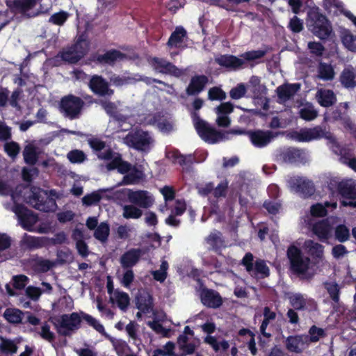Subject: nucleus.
Returning <instances> with one entry per match:
<instances>
[{
  "label": "nucleus",
  "instance_id": "nucleus-63",
  "mask_svg": "<svg viewBox=\"0 0 356 356\" xmlns=\"http://www.w3.org/2000/svg\"><path fill=\"white\" fill-rule=\"evenodd\" d=\"M247 92L244 83H238L236 87L232 88L229 91V96L232 99H239L243 97Z\"/></svg>",
  "mask_w": 356,
  "mask_h": 356
},
{
  "label": "nucleus",
  "instance_id": "nucleus-38",
  "mask_svg": "<svg viewBox=\"0 0 356 356\" xmlns=\"http://www.w3.org/2000/svg\"><path fill=\"white\" fill-rule=\"evenodd\" d=\"M30 189L31 187H29V185L20 184L17 185L14 189L11 188V191L8 195L11 196L15 204L17 203L16 202L19 200L20 198H23L27 202L29 200L28 197L30 195Z\"/></svg>",
  "mask_w": 356,
  "mask_h": 356
},
{
  "label": "nucleus",
  "instance_id": "nucleus-7",
  "mask_svg": "<svg viewBox=\"0 0 356 356\" xmlns=\"http://www.w3.org/2000/svg\"><path fill=\"white\" fill-rule=\"evenodd\" d=\"M84 104L81 97L70 94L61 98L59 110L65 117L74 120L79 117Z\"/></svg>",
  "mask_w": 356,
  "mask_h": 356
},
{
  "label": "nucleus",
  "instance_id": "nucleus-27",
  "mask_svg": "<svg viewBox=\"0 0 356 356\" xmlns=\"http://www.w3.org/2000/svg\"><path fill=\"white\" fill-rule=\"evenodd\" d=\"M304 154V152L302 149L289 147L282 152L280 157L284 163L292 164L302 162L305 159Z\"/></svg>",
  "mask_w": 356,
  "mask_h": 356
},
{
  "label": "nucleus",
  "instance_id": "nucleus-3",
  "mask_svg": "<svg viewBox=\"0 0 356 356\" xmlns=\"http://www.w3.org/2000/svg\"><path fill=\"white\" fill-rule=\"evenodd\" d=\"M307 22L309 29L321 40H327L333 32L330 20L321 13L318 7L308 10Z\"/></svg>",
  "mask_w": 356,
  "mask_h": 356
},
{
  "label": "nucleus",
  "instance_id": "nucleus-2",
  "mask_svg": "<svg viewBox=\"0 0 356 356\" xmlns=\"http://www.w3.org/2000/svg\"><path fill=\"white\" fill-rule=\"evenodd\" d=\"M286 257L292 274L300 280H310L313 278L314 273L309 271L311 259L304 256L300 248L293 244L290 245L286 250Z\"/></svg>",
  "mask_w": 356,
  "mask_h": 356
},
{
  "label": "nucleus",
  "instance_id": "nucleus-31",
  "mask_svg": "<svg viewBox=\"0 0 356 356\" xmlns=\"http://www.w3.org/2000/svg\"><path fill=\"white\" fill-rule=\"evenodd\" d=\"M308 253L313 260V264L317 265L323 258L324 246L317 242L309 240L305 242Z\"/></svg>",
  "mask_w": 356,
  "mask_h": 356
},
{
  "label": "nucleus",
  "instance_id": "nucleus-62",
  "mask_svg": "<svg viewBox=\"0 0 356 356\" xmlns=\"http://www.w3.org/2000/svg\"><path fill=\"white\" fill-rule=\"evenodd\" d=\"M0 350L5 354H14L17 350V346L13 341L3 339L0 345Z\"/></svg>",
  "mask_w": 356,
  "mask_h": 356
},
{
  "label": "nucleus",
  "instance_id": "nucleus-8",
  "mask_svg": "<svg viewBox=\"0 0 356 356\" xmlns=\"http://www.w3.org/2000/svg\"><path fill=\"white\" fill-rule=\"evenodd\" d=\"M253 261V254L251 252H247L242 259L241 264L250 274L260 275L262 278L269 276L270 270L264 260L257 259L254 263Z\"/></svg>",
  "mask_w": 356,
  "mask_h": 356
},
{
  "label": "nucleus",
  "instance_id": "nucleus-19",
  "mask_svg": "<svg viewBox=\"0 0 356 356\" xmlns=\"http://www.w3.org/2000/svg\"><path fill=\"white\" fill-rule=\"evenodd\" d=\"M136 305L140 312L147 314L154 311V298L152 294L146 290H139L135 298Z\"/></svg>",
  "mask_w": 356,
  "mask_h": 356
},
{
  "label": "nucleus",
  "instance_id": "nucleus-15",
  "mask_svg": "<svg viewBox=\"0 0 356 356\" xmlns=\"http://www.w3.org/2000/svg\"><path fill=\"white\" fill-rule=\"evenodd\" d=\"M247 135L252 144L257 148L266 147L277 136V134L273 133L272 131L261 129L247 131Z\"/></svg>",
  "mask_w": 356,
  "mask_h": 356
},
{
  "label": "nucleus",
  "instance_id": "nucleus-42",
  "mask_svg": "<svg viewBox=\"0 0 356 356\" xmlns=\"http://www.w3.org/2000/svg\"><path fill=\"white\" fill-rule=\"evenodd\" d=\"M23 316V312L17 308H7L3 313L5 319L12 324L21 323Z\"/></svg>",
  "mask_w": 356,
  "mask_h": 356
},
{
  "label": "nucleus",
  "instance_id": "nucleus-6",
  "mask_svg": "<svg viewBox=\"0 0 356 356\" xmlns=\"http://www.w3.org/2000/svg\"><path fill=\"white\" fill-rule=\"evenodd\" d=\"M27 203L42 212H53L57 208L56 200L49 196L47 191L39 187L31 186Z\"/></svg>",
  "mask_w": 356,
  "mask_h": 356
},
{
  "label": "nucleus",
  "instance_id": "nucleus-9",
  "mask_svg": "<svg viewBox=\"0 0 356 356\" xmlns=\"http://www.w3.org/2000/svg\"><path fill=\"white\" fill-rule=\"evenodd\" d=\"M330 134L325 126L317 125L312 128H303L293 133V138L298 142H310L323 138H328Z\"/></svg>",
  "mask_w": 356,
  "mask_h": 356
},
{
  "label": "nucleus",
  "instance_id": "nucleus-25",
  "mask_svg": "<svg viewBox=\"0 0 356 356\" xmlns=\"http://www.w3.org/2000/svg\"><path fill=\"white\" fill-rule=\"evenodd\" d=\"M143 254L140 248H131L125 252L120 257V263L124 268H131L140 260Z\"/></svg>",
  "mask_w": 356,
  "mask_h": 356
},
{
  "label": "nucleus",
  "instance_id": "nucleus-37",
  "mask_svg": "<svg viewBox=\"0 0 356 356\" xmlns=\"http://www.w3.org/2000/svg\"><path fill=\"white\" fill-rule=\"evenodd\" d=\"M263 316L264 319L260 325V332L261 334L266 337L270 338L271 337V334L266 332V329L270 321H274L276 318V313L270 309V308L268 306L264 307L263 309Z\"/></svg>",
  "mask_w": 356,
  "mask_h": 356
},
{
  "label": "nucleus",
  "instance_id": "nucleus-16",
  "mask_svg": "<svg viewBox=\"0 0 356 356\" xmlns=\"http://www.w3.org/2000/svg\"><path fill=\"white\" fill-rule=\"evenodd\" d=\"M307 334L289 335L283 341L286 350L289 353L300 354L303 352L307 346Z\"/></svg>",
  "mask_w": 356,
  "mask_h": 356
},
{
  "label": "nucleus",
  "instance_id": "nucleus-32",
  "mask_svg": "<svg viewBox=\"0 0 356 356\" xmlns=\"http://www.w3.org/2000/svg\"><path fill=\"white\" fill-rule=\"evenodd\" d=\"M166 157L171 160L173 163H178L181 166L192 164L194 159L193 155H184L177 149L167 152Z\"/></svg>",
  "mask_w": 356,
  "mask_h": 356
},
{
  "label": "nucleus",
  "instance_id": "nucleus-13",
  "mask_svg": "<svg viewBox=\"0 0 356 356\" xmlns=\"http://www.w3.org/2000/svg\"><path fill=\"white\" fill-rule=\"evenodd\" d=\"M125 57V54L118 49H112L106 51L104 54H92L90 56V60L96 64L113 66L118 60H122Z\"/></svg>",
  "mask_w": 356,
  "mask_h": 356
},
{
  "label": "nucleus",
  "instance_id": "nucleus-4",
  "mask_svg": "<svg viewBox=\"0 0 356 356\" xmlns=\"http://www.w3.org/2000/svg\"><path fill=\"white\" fill-rule=\"evenodd\" d=\"M90 47L88 33L83 31L76 36L73 44L60 53V58L70 64H76L87 54Z\"/></svg>",
  "mask_w": 356,
  "mask_h": 356
},
{
  "label": "nucleus",
  "instance_id": "nucleus-12",
  "mask_svg": "<svg viewBox=\"0 0 356 356\" xmlns=\"http://www.w3.org/2000/svg\"><path fill=\"white\" fill-rule=\"evenodd\" d=\"M201 327L204 332L208 334V335L204 337V342L209 345L214 352L218 353L220 349L223 352H226L229 349V343L227 341L223 339L218 342L215 337L210 335L216 330V325L214 323L207 322L204 323Z\"/></svg>",
  "mask_w": 356,
  "mask_h": 356
},
{
  "label": "nucleus",
  "instance_id": "nucleus-18",
  "mask_svg": "<svg viewBox=\"0 0 356 356\" xmlns=\"http://www.w3.org/2000/svg\"><path fill=\"white\" fill-rule=\"evenodd\" d=\"M127 197L129 202L141 208L147 209L154 203V199L147 191L138 190L133 191L129 190Z\"/></svg>",
  "mask_w": 356,
  "mask_h": 356
},
{
  "label": "nucleus",
  "instance_id": "nucleus-47",
  "mask_svg": "<svg viewBox=\"0 0 356 356\" xmlns=\"http://www.w3.org/2000/svg\"><path fill=\"white\" fill-rule=\"evenodd\" d=\"M350 236V229L346 225L340 224L336 226L334 229V238L337 241L344 243L349 240Z\"/></svg>",
  "mask_w": 356,
  "mask_h": 356
},
{
  "label": "nucleus",
  "instance_id": "nucleus-1",
  "mask_svg": "<svg viewBox=\"0 0 356 356\" xmlns=\"http://www.w3.org/2000/svg\"><path fill=\"white\" fill-rule=\"evenodd\" d=\"M49 321L53 323L57 333L60 336H71L72 332L81 327V321H84L101 334L108 337L104 325L91 315L83 312H72L70 314H65L51 317Z\"/></svg>",
  "mask_w": 356,
  "mask_h": 356
},
{
  "label": "nucleus",
  "instance_id": "nucleus-34",
  "mask_svg": "<svg viewBox=\"0 0 356 356\" xmlns=\"http://www.w3.org/2000/svg\"><path fill=\"white\" fill-rule=\"evenodd\" d=\"M187 37V32L183 26H177L175 31L171 33L168 42V47H179L184 42V39Z\"/></svg>",
  "mask_w": 356,
  "mask_h": 356
},
{
  "label": "nucleus",
  "instance_id": "nucleus-56",
  "mask_svg": "<svg viewBox=\"0 0 356 356\" xmlns=\"http://www.w3.org/2000/svg\"><path fill=\"white\" fill-rule=\"evenodd\" d=\"M70 17V14L67 11L60 10L53 14L49 19L48 22L52 24L57 26H63Z\"/></svg>",
  "mask_w": 356,
  "mask_h": 356
},
{
  "label": "nucleus",
  "instance_id": "nucleus-35",
  "mask_svg": "<svg viewBox=\"0 0 356 356\" xmlns=\"http://www.w3.org/2000/svg\"><path fill=\"white\" fill-rule=\"evenodd\" d=\"M316 97L318 104L325 108L333 106L337 102V97L332 90H321Z\"/></svg>",
  "mask_w": 356,
  "mask_h": 356
},
{
  "label": "nucleus",
  "instance_id": "nucleus-57",
  "mask_svg": "<svg viewBox=\"0 0 356 356\" xmlns=\"http://www.w3.org/2000/svg\"><path fill=\"white\" fill-rule=\"evenodd\" d=\"M348 103L344 102L341 103L338 106L336 107L330 113V118L333 121H339L343 119L346 115V111L348 109Z\"/></svg>",
  "mask_w": 356,
  "mask_h": 356
},
{
  "label": "nucleus",
  "instance_id": "nucleus-29",
  "mask_svg": "<svg viewBox=\"0 0 356 356\" xmlns=\"http://www.w3.org/2000/svg\"><path fill=\"white\" fill-rule=\"evenodd\" d=\"M6 6L13 12L24 13L36 5V0H6Z\"/></svg>",
  "mask_w": 356,
  "mask_h": 356
},
{
  "label": "nucleus",
  "instance_id": "nucleus-53",
  "mask_svg": "<svg viewBox=\"0 0 356 356\" xmlns=\"http://www.w3.org/2000/svg\"><path fill=\"white\" fill-rule=\"evenodd\" d=\"M76 233L78 234L79 236L81 238L76 241V248L77 250L78 253L82 257L86 258L90 254L88 246L87 243L85 242V241L82 239L83 233L81 231L76 229L75 232L74 233V235L75 236Z\"/></svg>",
  "mask_w": 356,
  "mask_h": 356
},
{
  "label": "nucleus",
  "instance_id": "nucleus-46",
  "mask_svg": "<svg viewBox=\"0 0 356 356\" xmlns=\"http://www.w3.org/2000/svg\"><path fill=\"white\" fill-rule=\"evenodd\" d=\"M318 72V77L323 80L331 81L334 79V71L331 65L320 63Z\"/></svg>",
  "mask_w": 356,
  "mask_h": 356
},
{
  "label": "nucleus",
  "instance_id": "nucleus-36",
  "mask_svg": "<svg viewBox=\"0 0 356 356\" xmlns=\"http://www.w3.org/2000/svg\"><path fill=\"white\" fill-rule=\"evenodd\" d=\"M339 81L341 85L347 89H353L356 87L355 74L353 68H344L341 73Z\"/></svg>",
  "mask_w": 356,
  "mask_h": 356
},
{
  "label": "nucleus",
  "instance_id": "nucleus-20",
  "mask_svg": "<svg viewBox=\"0 0 356 356\" xmlns=\"http://www.w3.org/2000/svg\"><path fill=\"white\" fill-rule=\"evenodd\" d=\"M216 64L228 71H236L243 67L245 61L232 54H220L215 58Z\"/></svg>",
  "mask_w": 356,
  "mask_h": 356
},
{
  "label": "nucleus",
  "instance_id": "nucleus-14",
  "mask_svg": "<svg viewBox=\"0 0 356 356\" xmlns=\"http://www.w3.org/2000/svg\"><path fill=\"white\" fill-rule=\"evenodd\" d=\"M151 65L155 70L161 74H170L177 78L184 74L183 70L178 68L173 63L164 58L153 57L151 59Z\"/></svg>",
  "mask_w": 356,
  "mask_h": 356
},
{
  "label": "nucleus",
  "instance_id": "nucleus-58",
  "mask_svg": "<svg viewBox=\"0 0 356 356\" xmlns=\"http://www.w3.org/2000/svg\"><path fill=\"white\" fill-rule=\"evenodd\" d=\"M115 301L118 307L122 311H126L130 303L129 295L125 292H117L115 294Z\"/></svg>",
  "mask_w": 356,
  "mask_h": 356
},
{
  "label": "nucleus",
  "instance_id": "nucleus-26",
  "mask_svg": "<svg viewBox=\"0 0 356 356\" xmlns=\"http://www.w3.org/2000/svg\"><path fill=\"white\" fill-rule=\"evenodd\" d=\"M98 159L101 160H106L111 161L106 164L108 170H118L120 161L122 160V155L120 153L113 152L111 148H108L103 153L97 154Z\"/></svg>",
  "mask_w": 356,
  "mask_h": 356
},
{
  "label": "nucleus",
  "instance_id": "nucleus-10",
  "mask_svg": "<svg viewBox=\"0 0 356 356\" xmlns=\"http://www.w3.org/2000/svg\"><path fill=\"white\" fill-rule=\"evenodd\" d=\"M13 211L17 216L22 227L26 231H33V226L37 222L38 217L31 210L28 209L24 204H14Z\"/></svg>",
  "mask_w": 356,
  "mask_h": 356
},
{
  "label": "nucleus",
  "instance_id": "nucleus-17",
  "mask_svg": "<svg viewBox=\"0 0 356 356\" xmlns=\"http://www.w3.org/2000/svg\"><path fill=\"white\" fill-rule=\"evenodd\" d=\"M289 183L291 187L305 198L311 197L315 192L313 182L305 178L300 177H293L290 180Z\"/></svg>",
  "mask_w": 356,
  "mask_h": 356
},
{
  "label": "nucleus",
  "instance_id": "nucleus-11",
  "mask_svg": "<svg viewBox=\"0 0 356 356\" xmlns=\"http://www.w3.org/2000/svg\"><path fill=\"white\" fill-rule=\"evenodd\" d=\"M127 144L134 149L147 152L153 143V139L147 131L138 130L132 134H129L126 138Z\"/></svg>",
  "mask_w": 356,
  "mask_h": 356
},
{
  "label": "nucleus",
  "instance_id": "nucleus-40",
  "mask_svg": "<svg viewBox=\"0 0 356 356\" xmlns=\"http://www.w3.org/2000/svg\"><path fill=\"white\" fill-rule=\"evenodd\" d=\"M150 122L153 124H156L159 129L164 133H169L173 129L172 123L167 119L163 118V116L160 113H155L151 118Z\"/></svg>",
  "mask_w": 356,
  "mask_h": 356
},
{
  "label": "nucleus",
  "instance_id": "nucleus-48",
  "mask_svg": "<svg viewBox=\"0 0 356 356\" xmlns=\"http://www.w3.org/2000/svg\"><path fill=\"white\" fill-rule=\"evenodd\" d=\"M309 335H307V343L309 344L310 342L315 343L326 336L325 331L321 327L316 325H312L309 330Z\"/></svg>",
  "mask_w": 356,
  "mask_h": 356
},
{
  "label": "nucleus",
  "instance_id": "nucleus-50",
  "mask_svg": "<svg viewBox=\"0 0 356 356\" xmlns=\"http://www.w3.org/2000/svg\"><path fill=\"white\" fill-rule=\"evenodd\" d=\"M142 215V210L136 207L135 204H128L123 207L122 216L126 219H138Z\"/></svg>",
  "mask_w": 356,
  "mask_h": 356
},
{
  "label": "nucleus",
  "instance_id": "nucleus-22",
  "mask_svg": "<svg viewBox=\"0 0 356 356\" xmlns=\"http://www.w3.org/2000/svg\"><path fill=\"white\" fill-rule=\"evenodd\" d=\"M89 88L96 95L101 97H111L114 90L109 88L108 83L101 76H93L89 82Z\"/></svg>",
  "mask_w": 356,
  "mask_h": 356
},
{
  "label": "nucleus",
  "instance_id": "nucleus-49",
  "mask_svg": "<svg viewBox=\"0 0 356 356\" xmlns=\"http://www.w3.org/2000/svg\"><path fill=\"white\" fill-rule=\"evenodd\" d=\"M291 305L296 310H305L308 300L301 293H295L289 297Z\"/></svg>",
  "mask_w": 356,
  "mask_h": 356
},
{
  "label": "nucleus",
  "instance_id": "nucleus-24",
  "mask_svg": "<svg viewBox=\"0 0 356 356\" xmlns=\"http://www.w3.org/2000/svg\"><path fill=\"white\" fill-rule=\"evenodd\" d=\"M209 79L205 75H195L193 76L186 89L188 96H195L200 94L205 88Z\"/></svg>",
  "mask_w": 356,
  "mask_h": 356
},
{
  "label": "nucleus",
  "instance_id": "nucleus-30",
  "mask_svg": "<svg viewBox=\"0 0 356 356\" xmlns=\"http://www.w3.org/2000/svg\"><path fill=\"white\" fill-rule=\"evenodd\" d=\"M339 193L346 199H356V183L351 180L341 181L337 184Z\"/></svg>",
  "mask_w": 356,
  "mask_h": 356
},
{
  "label": "nucleus",
  "instance_id": "nucleus-5",
  "mask_svg": "<svg viewBox=\"0 0 356 356\" xmlns=\"http://www.w3.org/2000/svg\"><path fill=\"white\" fill-rule=\"evenodd\" d=\"M191 118L197 134L204 142L209 144H216L225 138L223 132L217 130L202 120L197 112L192 113Z\"/></svg>",
  "mask_w": 356,
  "mask_h": 356
},
{
  "label": "nucleus",
  "instance_id": "nucleus-51",
  "mask_svg": "<svg viewBox=\"0 0 356 356\" xmlns=\"http://www.w3.org/2000/svg\"><path fill=\"white\" fill-rule=\"evenodd\" d=\"M341 41L344 46L351 51H356V36L346 29L343 32Z\"/></svg>",
  "mask_w": 356,
  "mask_h": 356
},
{
  "label": "nucleus",
  "instance_id": "nucleus-28",
  "mask_svg": "<svg viewBox=\"0 0 356 356\" xmlns=\"http://www.w3.org/2000/svg\"><path fill=\"white\" fill-rule=\"evenodd\" d=\"M24 245L30 250L47 247L50 244V238L45 236L38 237L25 234L23 238Z\"/></svg>",
  "mask_w": 356,
  "mask_h": 356
},
{
  "label": "nucleus",
  "instance_id": "nucleus-44",
  "mask_svg": "<svg viewBox=\"0 0 356 356\" xmlns=\"http://www.w3.org/2000/svg\"><path fill=\"white\" fill-rule=\"evenodd\" d=\"M111 341L118 356H134L129 354L131 348L126 341L122 339H111Z\"/></svg>",
  "mask_w": 356,
  "mask_h": 356
},
{
  "label": "nucleus",
  "instance_id": "nucleus-45",
  "mask_svg": "<svg viewBox=\"0 0 356 356\" xmlns=\"http://www.w3.org/2000/svg\"><path fill=\"white\" fill-rule=\"evenodd\" d=\"M23 156L26 163L34 165L38 161V153L36 147L33 145H27L23 151Z\"/></svg>",
  "mask_w": 356,
  "mask_h": 356
},
{
  "label": "nucleus",
  "instance_id": "nucleus-60",
  "mask_svg": "<svg viewBox=\"0 0 356 356\" xmlns=\"http://www.w3.org/2000/svg\"><path fill=\"white\" fill-rule=\"evenodd\" d=\"M67 159L72 163H81L87 159V156L82 150L73 149L67 154Z\"/></svg>",
  "mask_w": 356,
  "mask_h": 356
},
{
  "label": "nucleus",
  "instance_id": "nucleus-52",
  "mask_svg": "<svg viewBox=\"0 0 356 356\" xmlns=\"http://www.w3.org/2000/svg\"><path fill=\"white\" fill-rule=\"evenodd\" d=\"M324 286L332 300L335 303H338L340 294V288L338 284L336 282H325Z\"/></svg>",
  "mask_w": 356,
  "mask_h": 356
},
{
  "label": "nucleus",
  "instance_id": "nucleus-59",
  "mask_svg": "<svg viewBox=\"0 0 356 356\" xmlns=\"http://www.w3.org/2000/svg\"><path fill=\"white\" fill-rule=\"evenodd\" d=\"M287 28L294 33H299L304 29L303 20L294 15L290 19Z\"/></svg>",
  "mask_w": 356,
  "mask_h": 356
},
{
  "label": "nucleus",
  "instance_id": "nucleus-54",
  "mask_svg": "<svg viewBox=\"0 0 356 356\" xmlns=\"http://www.w3.org/2000/svg\"><path fill=\"white\" fill-rule=\"evenodd\" d=\"M299 114L302 119L306 121H312L318 116V111L314 109L312 104H308L300 110Z\"/></svg>",
  "mask_w": 356,
  "mask_h": 356
},
{
  "label": "nucleus",
  "instance_id": "nucleus-23",
  "mask_svg": "<svg viewBox=\"0 0 356 356\" xmlns=\"http://www.w3.org/2000/svg\"><path fill=\"white\" fill-rule=\"evenodd\" d=\"M300 84L295 83H284L276 88V93L279 99L280 103H284L291 98L300 90Z\"/></svg>",
  "mask_w": 356,
  "mask_h": 356
},
{
  "label": "nucleus",
  "instance_id": "nucleus-61",
  "mask_svg": "<svg viewBox=\"0 0 356 356\" xmlns=\"http://www.w3.org/2000/svg\"><path fill=\"white\" fill-rule=\"evenodd\" d=\"M227 97L225 92L220 87L211 88L208 92V98L211 101H222Z\"/></svg>",
  "mask_w": 356,
  "mask_h": 356
},
{
  "label": "nucleus",
  "instance_id": "nucleus-43",
  "mask_svg": "<svg viewBox=\"0 0 356 356\" xmlns=\"http://www.w3.org/2000/svg\"><path fill=\"white\" fill-rule=\"evenodd\" d=\"M109 233L110 227L108 224L102 222L95 229L94 237L101 243H104L108 241Z\"/></svg>",
  "mask_w": 356,
  "mask_h": 356
},
{
  "label": "nucleus",
  "instance_id": "nucleus-39",
  "mask_svg": "<svg viewBox=\"0 0 356 356\" xmlns=\"http://www.w3.org/2000/svg\"><path fill=\"white\" fill-rule=\"evenodd\" d=\"M207 242L211 247V250L218 254H220L222 248L225 247V241L220 232L210 234L207 238Z\"/></svg>",
  "mask_w": 356,
  "mask_h": 356
},
{
  "label": "nucleus",
  "instance_id": "nucleus-55",
  "mask_svg": "<svg viewBox=\"0 0 356 356\" xmlns=\"http://www.w3.org/2000/svg\"><path fill=\"white\" fill-rule=\"evenodd\" d=\"M266 54L267 50H252L242 54L241 57L244 61L250 62L264 58Z\"/></svg>",
  "mask_w": 356,
  "mask_h": 356
},
{
  "label": "nucleus",
  "instance_id": "nucleus-33",
  "mask_svg": "<svg viewBox=\"0 0 356 356\" xmlns=\"http://www.w3.org/2000/svg\"><path fill=\"white\" fill-rule=\"evenodd\" d=\"M331 225L327 220H322L316 222L312 227V232L320 240H326L330 238Z\"/></svg>",
  "mask_w": 356,
  "mask_h": 356
},
{
  "label": "nucleus",
  "instance_id": "nucleus-41",
  "mask_svg": "<svg viewBox=\"0 0 356 356\" xmlns=\"http://www.w3.org/2000/svg\"><path fill=\"white\" fill-rule=\"evenodd\" d=\"M144 177V173L136 166H133L132 169L125 175L123 177L122 182L125 185L135 184L138 183Z\"/></svg>",
  "mask_w": 356,
  "mask_h": 356
},
{
  "label": "nucleus",
  "instance_id": "nucleus-21",
  "mask_svg": "<svg viewBox=\"0 0 356 356\" xmlns=\"http://www.w3.org/2000/svg\"><path fill=\"white\" fill-rule=\"evenodd\" d=\"M201 302L208 308L217 309L223 303L220 293L211 289L204 288L200 292Z\"/></svg>",
  "mask_w": 356,
  "mask_h": 356
},
{
  "label": "nucleus",
  "instance_id": "nucleus-64",
  "mask_svg": "<svg viewBox=\"0 0 356 356\" xmlns=\"http://www.w3.org/2000/svg\"><path fill=\"white\" fill-rule=\"evenodd\" d=\"M4 150L10 158L15 159L19 153L20 147L17 143L11 141L4 145Z\"/></svg>",
  "mask_w": 356,
  "mask_h": 356
}]
</instances>
